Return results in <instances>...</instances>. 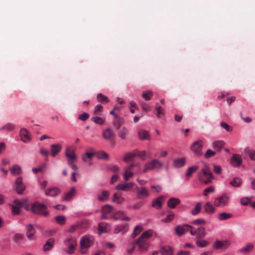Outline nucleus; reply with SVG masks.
Listing matches in <instances>:
<instances>
[{
  "mask_svg": "<svg viewBox=\"0 0 255 255\" xmlns=\"http://www.w3.org/2000/svg\"><path fill=\"white\" fill-rule=\"evenodd\" d=\"M154 231L151 229H149L143 232L138 238L135 243L139 248V251L141 252H147L150 244L148 240L153 235Z\"/></svg>",
  "mask_w": 255,
  "mask_h": 255,
  "instance_id": "nucleus-1",
  "label": "nucleus"
},
{
  "mask_svg": "<svg viewBox=\"0 0 255 255\" xmlns=\"http://www.w3.org/2000/svg\"><path fill=\"white\" fill-rule=\"evenodd\" d=\"M94 243V238L92 236L85 235L82 237L79 242V252L82 254L88 253L89 248Z\"/></svg>",
  "mask_w": 255,
  "mask_h": 255,
  "instance_id": "nucleus-2",
  "label": "nucleus"
},
{
  "mask_svg": "<svg viewBox=\"0 0 255 255\" xmlns=\"http://www.w3.org/2000/svg\"><path fill=\"white\" fill-rule=\"evenodd\" d=\"M231 200V196L227 194H222L217 197L213 202L214 206L224 208L228 206Z\"/></svg>",
  "mask_w": 255,
  "mask_h": 255,
  "instance_id": "nucleus-3",
  "label": "nucleus"
},
{
  "mask_svg": "<svg viewBox=\"0 0 255 255\" xmlns=\"http://www.w3.org/2000/svg\"><path fill=\"white\" fill-rule=\"evenodd\" d=\"M198 178L201 182L208 184L211 182L212 179H214V176L208 168L206 167L199 172Z\"/></svg>",
  "mask_w": 255,
  "mask_h": 255,
  "instance_id": "nucleus-4",
  "label": "nucleus"
},
{
  "mask_svg": "<svg viewBox=\"0 0 255 255\" xmlns=\"http://www.w3.org/2000/svg\"><path fill=\"white\" fill-rule=\"evenodd\" d=\"M47 207H50V205L47 204L45 205L43 204L34 203L31 205V210L33 213L46 216L49 214L48 212L46 210Z\"/></svg>",
  "mask_w": 255,
  "mask_h": 255,
  "instance_id": "nucleus-5",
  "label": "nucleus"
},
{
  "mask_svg": "<svg viewBox=\"0 0 255 255\" xmlns=\"http://www.w3.org/2000/svg\"><path fill=\"white\" fill-rule=\"evenodd\" d=\"M163 166V163L158 159H154L150 162L145 163L142 171L143 173H146L149 170H160Z\"/></svg>",
  "mask_w": 255,
  "mask_h": 255,
  "instance_id": "nucleus-6",
  "label": "nucleus"
},
{
  "mask_svg": "<svg viewBox=\"0 0 255 255\" xmlns=\"http://www.w3.org/2000/svg\"><path fill=\"white\" fill-rule=\"evenodd\" d=\"M203 142L201 140H198L194 141L190 146L192 151L196 156H201L202 155V148L203 147Z\"/></svg>",
  "mask_w": 255,
  "mask_h": 255,
  "instance_id": "nucleus-7",
  "label": "nucleus"
},
{
  "mask_svg": "<svg viewBox=\"0 0 255 255\" xmlns=\"http://www.w3.org/2000/svg\"><path fill=\"white\" fill-rule=\"evenodd\" d=\"M66 156L68 158V164L71 168L76 170L78 168L76 164L75 163V160L77 158V156L73 151L69 152V149H67L65 153Z\"/></svg>",
  "mask_w": 255,
  "mask_h": 255,
  "instance_id": "nucleus-8",
  "label": "nucleus"
},
{
  "mask_svg": "<svg viewBox=\"0 0 255 255\" xmlns=\"http://www.w3.org/2000/svg\"><path fill=\"white\" fill-rule=\"evenodd\" d=\"M64 243L65 246L69 248L68 250H65V251L68 254H73L77 245L76 239L72 237L68 238L64 241Z\"/></svg>",
  "mask_w": 255,
  "mask_h": 255,
  "instance_id": "nucleus-9",
  "label": "nucleus"
},
{
  "mask_svg": "<svg viewBox=\"0 0 255 255\" xmlns=\"http://www.w3.org/2000/svg\"><path fill=\"white\" fill-rule=\"evenodd\" d=\"M134 167H136L138 169H139L140 164L139 163H132L126 167L125 173L124 175V180L126 181H128L130 177L133 176L134 173L132 171V169Z\"/></svg>",
  "mask_w": 255,
  "mask_h": 255,
  "instance_id": "nucleus-10",
  "label": "nucleus"
},
{
  "mask_svg": "<svg viewBox=\"0 0 255 255\" xmlns=\"http://www.w3.org/2000/svg\"><path fill=\"white\" fill-rule=\"evenodd\" d=\"M135 190H136L137 198L139 199H144L150 195L147 189L144 187H138L136 185Z\"/></svg>",
  "mask_w": 255,
  "mask_h": 255,
  "instance_id": "nucleus-11",
  "label": "nucleus"
},
{
  "mask_svg": "<svg viewBox=\"0 0 255 255\" xmlns=\"http://www.w3.org/2000/svg\"><path fill=\"white\" fill-rule=\"evenodd\" d=\"M135 186H136V184L132 182L124 183L117 185L116 187V189L120 191H126L129 189L131 191H133V189H135Z\"/></svg>",
  "mask_w": 255,
  "mask_h": 255,
  "instance_id": "nucleus-12",
  "label": "nucleus"
},
{
  "mask_svg": "<svg viewBox=\"0 0 255 255\" xmlns=\"http://www.w3.org/2000/svg\"><path fill=\"white\" fill-rule=\"evenodd\" d=\"M230 245V242L229 240H217L213 244V248L216 250L227 249Z\"/></svg>",
  "mask_w": 255,
  "mask_h": 255,
  "instance_id": "nucleus-13",
  "label": "nucleus"
},
{
  "mask_svg": "<svg viewBox=\"0 0 255 255\" xmlns=\"http://www.w3.org/2000/svg\"><path fill=\"white\" fill-rule=\"evenodd\" d=\"M19 134L21 140L25 143L29 142L31 140L30 135L28 131L24 128L20 130Z\"/></svg>",
  "mask_w": 255,
  "mask_h": 255,
  "instance_id": "nucleus-14",
  "label": "nucleus"
},
{
  "mask_svg": "<svg viewBox=\"0 0 255 255\" xmlns=\"http://www.w3.org/2000/svg\"><path fill=\"white\" fill-rule=\"evenodd\" d=\"M15 187L16 192L18 194H21L25 189V186L23 183L22 178L21 177L18 178L15 181Z\"/></svg>",
  "mask_w": 255,
  "mask_h": 255,
  "instance_id": "nucleus-15",
  "label": "nucleus"
},
{
  "mask_svg": "<svg viewBox=\"0 0 255 255\" xmlns=\"http://www.w3.org/2000/svg\"><path fill=\"white\" fill-rule=\"evenodd\" d=\"M241 156L238 154H234L231 159V164L234 167H239L242 164Z\"/></svg>",
  "mask_w": 255,
  "mask_h": 255,
  "instance_id": "nucleus-16",
  "label": "nucleus"
},
{
  "mask_svg": "<svg viewBox=\"0 0 255 255\" xmlns=\"http://www.w3.org/2000/svg\"><path fill=\"white\" fill-rule=\"evenodd\" d=\"M111 230V227L107 223H101L99 224L98 233L99 235L107 233Z\"/></svg>",
  "mask_w": 255,
  "mask_h": 255,
  "instance_id": "nucleus-17",
  "label": "nucleus"
},
{
  "mask_svg": "<svg viewBox=\"0 0 255 255\" xmlns=\"http://www.w3.org/2000/svg\"><path fill=\"white\" fill-rule=\"evenodd\" d=\"M60 193V190L57 187L48 188L45 191V194L50 197H55Z\"/></svg>",
  "mask_w": 255,
  "mask_h": 255,
  "instance_id": "nucleus-18",
  "label": "nucleus"
},
{
  "mask_svg": "<svg viewBox=\"0 0 255 255\" xmlns=\"http://www.w3.org/2000/svg\"><path fill=\"white\" fill-rule=\"evenodd\" d=\"M188 230L189 227L187 225L183 226L178 225L175 228V232L179 236L185 234L186 232H188Z\"/></svg>",
  "mask_w": 255,
  "mask_h": 255,
  "instance_id": "nucleus-19",
  "label": "nucleus"
},
{
  "mask_svg": "<svg viewBox=\"0 0 255 255\" xmlns=\"http://www.w3.org/2000/svg\"><path fill=\"white\" fill-rule=\"evenodd\" d=\"M254 249V245L251 243L246 244L244 247L239 250V252L243 254L251 253Z\"/></svg>",
  "mask_w": 255,
  "mask_h": 255,
  "instance_id": "nucleus-20",
  "label": "nucleus"
},
{
  "mask_svg": "<svg viewBox=\"0 0 255 255\" xmlns=\"http://www.w3.org/2000/svg\"><path fill=\"white\" fill-rule=\"evenodd\" d=\"M163 196L161 195L153 200L152 206L156 209H160L162 207Z\"/></svg>",
  "mask_w": 255,
  "mask_h": 255,
  "instance_id": "nucleus-21",
  "label": "nucleus"
},
{
  "mask_svg": "<svg viewBox=\"0 0 255 255\" xmlns=\"http://www.w3.org/2000/svg\"><path fill=\"white\" fill-rule=\"evenodd\" d=\"M180 203V200L179 199L177 198L172 197L170 198L168 200L167 203V205L169 208L174 209L176 207V206L178 205Z\"/></svg>",
  "mask_w": 255,
  "mask_h": 255,
  "instance_id": "nucleus-22",
  "label": "nucleus"
},
{
  "mask_svg": "<svg viewBox=\"0 0 255 255\" xmlns=\"http://www.w3.org/2000/svg\"><path fill=\"white\" fill-rule=\"evenodd\" d=\"M114 132L111 128H107L103 132V136L105 139L111 140L114 135Z\"/></svg>",
  "mask_w": 255,
  "mask_h": 255,
  "instance_id": "nucleus-23",
  "label": "nucleus"
},
{
  "mask_svg": "<svg viewBox=\"0 0 255 255\" xmlns=\"http://www.w3.org/2000/svg\"><path fill=\"white\" fill-rule=\"evenodd\" d=\"M214 205H212L209 202H207L204 207L205 212L208 214H212L215 212L216 209Z\"/></svg>",
  "mask_w": 255,
  "mask_h": 255,
  "instance_id": "nucleus-24",
  "label": "nucleus"
},
{
  "mask_svg": "<svg viewBox=\"0 0 255 255\" xmlns=\"http://www.w3.org/2000/svg\"><path fill=\"white\" fill-rule=\"evenodd\" d=\"M109 192L107 190H103L98 194V198L100 201L106 202L109 199Z\"/></svg>",
  "mask_w": 255,
  "mask_h": 255,
  "instance_id": "nucleus-25",
  "label": "nucleus"
},
{
  "mask_svg": "<svg viewBox=\"0 0 255 255\" xmlns=\"http://www.w3.org/2000/svg\"><path fill=\"white\" fill-rule=\"evenodd\" d=\"M125 201V198L121 193H116L113 197V201L119 204H122Z\"/></svg>",
  "mask_w": 255,
  "mask_h": 255,
  "instance_id": "nucleus-26",
  "label": "nucleus"
},
{
  "mask_svg": "<svg viewBox=\"0 0 255 255\" xmlns=\"http://www.w3.org/2000/svg\"><path fill=\"white\" fill-rule=\"evenodd\" d=\"M61 146L59 144H53L51 145V155L55 157L61 149Z\"/></svg>",
  "mask_w": 255,
  "mask_h": 255,
  "instance_id": "nucleus-27",
  "label": "nucleus"
},
{
  "mask_svg": "<svg viewBox=\"0 0 255 255\" xmlns=\"http://www.w3.org/2000/svg\"><path fill=\"white\" fill-rule=\"evenodd\" d=\"M128 229V227L127 224L121 225L116 227L115 229V233L116 234H119L120 233L124 234L127 232Z\"/></svg>",
  "mask_w": 255,
  "mask_h": 255,
  "instance_id": "nucleus-28",
  "label": "nucleus"
},
{
  "mask_svg": "<svg viewBox=\"0 0 255 255\" xmlns=\"http://www.w3.org/2000/svg\"><path fill=\"white\" fill-rule=\"evenodd\" d=\"M33 225L31 224L28 225V228L27 229L26 235L27 238L32 240L33 239L34 235L35 233V230L33 228Z\"/></svg>",
  "mask_w": 255,
  "mask_h": 255,
  "instance_id": "nucleus-29",
  "label": "nucleus"
},
{
  "mask_svg": "<svg viewBox=\"0 0 255 255\" xmlns=\"http://www.w3.org/2000/svg\"><path fill=\"white\" fill-rule=\"evenodd\" d=\"M185 164V158H177L173 161V165L176 168H181Z\"/></svg>",
  "mask_w": 255,
  "mask_h": 255,
  "instance_id": "nucleus-30",
  "label": "nucleus"
},
{
  "mask_svg": "<svg viewBox=\"0 0 255 255\" xmlns=\"http://www.w3.org/2000/svg\"><path fill=\"white\" fill-rule=\"evenodd\" d=\"M233 216V215L230 213H226L223 212L220 213L218 216V220L220 221L227 220L230 218H231Z\"/></svg>",
  "mask_w": 255,
  "mask_h": 255,
  "instance_id": "nucleus-31",
  "label": "nucleus"
},
{
  "mask_svg": "<svg viewBox=\"0 0 255 255\" xmlns=\"http://www.w3.org/2000/svg\"><path fill=\"white\" fill-rule=\"evenodd\" d=\"M55 240L53 238L48 239L43 247V250L47 251L50 250L53 247Z\"/></svg>",
  "mask_w": 255,
  "mask_h": 255,
  "instance_id": "nucleus-32",
  "label": "nucleus"
},
{
  "mask_svg": "<svg viewBox=\"0 0 255 255\" xmlns=\"http://www.w3.org/2000/svg\"><path fill=\"white\" fill-rule=\"evenodd\" d=\"M10 171L12 175H19L21 173V168L18 165L15 164L10 169Z\"/></svg>",
  "mask_w": 255,
  "mask_h": 255,
  "instance_id": "nucleus-33",
  "label": "nucleus"
},
{
  "mask_svg": "<svg viewBox=\"0 0 255 255\" xmlns=\"http://www.w3.org/2000/svg\"><path fill=\"white\" fill-rule=\"evenodd\" d=\"M160 252L162 255H172V249L168 246L163 247L160 249Z\"/></svg>",
  "mask_w": 255,
  "mask_h": 255,
  "instance_id": "nucleus-34",
  "label": "nucleus"
},
{
  "mask_svg": "<svg viewBox=\"0 0 255 255\" xmlns=\"http://www.w3.org/2000/svg\"><path fill=\"white\" fill-rule=\"evenodd\" d=\"M15 128V126L11 123H8L0 128V130H3L6 131H10L14 130Z\"/></svg>",
  "mask_w": 255,
  "mask_h": 255,
  "instance_id": "nucleus-35",
  "label": "nucleus"
},
{
  "mask_svg": "<svg viewBox=\"0 0 255 255\" xmlns=\"http://www.w3.org/2000/svg\"><path fill=\"white\" fill-rule=\"evenodd\" d=\"M138 136L141 140H147L149 139V135L147 131L144 129H141L138 131Z\"/></svg>",
  "mask_w": 255,
  "mask_h": 255,
  "instance_id": "nucleus-36",
  "label": "nucleus"
},
{
  "mask_svg": "<svg viewBox=\"0 0 255 255\" xmlns=\"http://www.w3.org/2000/svg\"><path fill=\"white\" fill-rule=\"evenodd\" d=\"M242 183V180L241 178L235 177L230 181V184L235 187H238L241 185Z\"/></svg>",
  "mask_w": 255,
  "mask_h": 255,
  "instance_id": "nucleus-37",
  "label": "nucleus"
},
{
  "mask_svg": "<svg viewBox=\"0 0 255 255\" xmlns=\"http://www.w3.org/2000/svg\"><path fill=\"white\" fill-rule=\"evenodd\" d=\"M97 98L99 102L103 104H107L109 102L108 97L101 93H99L97 95Z\"/></svg>",
  "mask_w": 255,
  "mask_h": 255,
  "instance_id": "nucleus-38",
  "label": "nucleus"
},
{
  "mask_svg": "<svg viewBox=\"0 0 255 255\" xmlns=\"http://www.w3.org/2000/svg\"><path fill=\"white\" fill-rule=\"evenodd\" d=\"M128 132V129L126 128L123 127L118 131V135L121 139H125L126 138V135Z\"/></svg>",
  "mask_w": 255,
  "mask_h": 255,
  "instance_id": "nucleus-39",
  "label": "nucleus"
},
{
  "mask_svg": "<svg viewBox=\"0 0 255 255\" xmlns=\"http://www.w3.org/2000/svg\"><path fill=\"white\" fill-rule=\"evenodd\" d=\"M136 156V153L128 152L125 154L123 158V160L125 162H128L131 161L134 157Z\"/></svg>",
  "mask_w": 255,
  "mask_h": 255,
  "instance_id": "nucleus-40",
  "label": "nucleus"
},
{
  "mask_svg": "<svg viewBox=\"0 0 255 255\" xmlns=\"http://www.w3.org/2000/svg\"><path fill=\"white\" fill-rule=\"evenodd\" d=\"M76 190L75 188H72L71 190L68 192L64 196V200L65 201H69L75 195Z\"/></svg>",
  "mask_w": 255,
  "mask_h": 255,
  "instance_id": "nucleus-41",
  "label": "nucleus"
},
{
  "mask_svg": "<svg viewBox=\"0 0 255 255\" xmlns=\"http://www.w3.org/2000/svg\"><path fill=\"white\" fill-rule=\"evenodd\" d=\"M224 142L222 140L215 141L212 143V146L214 148L220 150L224 146Z\"/></svg>",
  "mask_w": 255,
  "mask_h": 255,
  "instance_id": "nucleus-42",
  "label": "nucleus"
},
{
  "mask_svg": "<svg viewBox=\"0 0 255 255\" xmlns=\"http://www.w3.org/2000/svg\"><path fill=\"white\" fill-rule=\"evenodd\" d=\"M153 96V93L151 91H144L142 94V97L146 101L150 100Z\"/></svg>",
  "mask_w": 255,
  "mask_h": 255,
  "instance_id": "nucleus-43",
  "label": "nucleus"
},
{
  "mask_svg": "<svg viewBox=\"0 0 255 255\" xmlns=\"http://www.w3.org/2000/svg\"><path fill=\"white\" fill-rule=\"evenodd\" d=\"M96 155L98 159L107 160L109 159V155L105 152L101 151L96 153Z\"/></svg>",
  "mask_w": 255,
  "mask_h": 255,
  "instance_id": "nucleus-44",
  "label": "nucleus"
},
{
  "mask_svg": "<svg viewBox=\"0 0 255 255\" xmlns=\"http://www.w3.org/2000/svg\"><path fill=\"white\" fill-rule=\"evenodd\" d=\"M91 120L96 124L102 125L105 122L106 118L105 117H94L92 118Z\"/></svg>",
  "mask_w": 255,
  "mask_h": 255,
  "instance_id": "nucleus-45",
  "label": "nucleus"
},
{
  "mask_svg": "<svg viewBox=\"0 0 255 255\" xmlns=\"http://www.w3.org/2000/svg\"><path fill=\"white\" fill-rule=\"evenodd\" d=\"M206 235L205 228L204 227H199L197 229V238H202Z\"/></svg>",
  "mask_w": 255,
  "mask_h": 255,
  "instance_id": "nucleus-46",
  "label": "nucleus"
},
{
  "mask_svg": "<svg viewBox=\"0 0 255 255\" xmlns=\"http://www.w3.org/2000/svg\"><path fill=\"white\" fill-rule=\"evenodd\" d=\"M202 203L198 202L196 204L195 208L192 209L191 211V214L193 215H196L200 213L201 210Z\"/></svg>",
  "mask_w": 255,
  "mask_h": 255,
  "instance_id": "nucleus-47",
  "label": "nucleus"
},
{
  "mask_svg": "<svg viewBox=\"0 0 255 255\" xmlns=\"http://www.w3.org/2000/svg\"><path fill=\"white\" fill-rule=\"evenodd\" d=\"M95 155L96 153L87 152L82 155V159L84 162H88V159H91Z\"/></svg>",
  "mask_w": 255,
  "mask_h": 255,
  "instance_id": "nucleus-48",
  "label": "nucleus"
},
{
  "mask_svg": "<svg viewBox=\"0 0 255 255\" xmlns=\"http://www.w3.org/2000/svg\"><path fill=\"white\" fill-rule=\"evenodd\" d=\"M113 209V207L109 205H105L102 209V212L104 214H108L110 213Z\"/></svg>",
  "mask_w": 255,
  "mask_h": 255,
  "instance_id": "nucleus-49",
  "label": "nucleus"
},
{
  "mask_svg": "<svg viewBox=\"0 0 255 255\" xmlns=\"http://www.w3.org/2000/svg\"><path fill=\"white\" fill-rule=\"evenodd\" d=\"M14 203L17 206H12V212L14 215H18L20 212V203L18 201H15Z\"/></svg>",
  "mask_w": 255,
  "mask_h": 255,
  "instance_id": "nucleus-50",
  "label": "nucleus"
},
{
  "mask_svg": "<svg viewBox=\"0 0 255 255\" xmlns=\"http://www.w3.org/2000/svg\"><path fill=\"white\" fill-rule=\"evenodd\" d=\"M198 169V167L195 165L189 167L187 169L186 174V176L191 177L192 175V173L195 172Z\"/></svg>",
  "mask_w": 255,
  "mask_h": 255,
  "instance_id": "nucleus-51",
  "label": "nucleus"
},
{
  "mask_svg": "<svg viewBox=\"0 0 255 255\" xmlns=\"http://www.w3.org/2000/svg\"><path fill=\"white\" fill-rule=\"evenodd\" d=\"M252 197H243L241 199V204L243 206L249 205L252 201Z\"/></svg>",
  "mask_w": 255,
  "mask_h": 255,
  "instance_id": "nucleus-52",
  "label": "nucleus"
},
{
  "mask_svg": "<svg viewBox=\"0 0 255 255\" xmlns=\"http://www.w3.org/2000/svg\"><path fill=\"white\" fill-rule=\"evenodd\" d=\"M208 244L207 241L204 240H198L196 241V245L200 248H205Z\"/></svg>",
  "mask_w": 255,
  "mask_h": 255,
  "instance_id": "nucleus-53",
  "label": "nucleus"
},
{
  "mask_svg": "<svg viewBox=\"0 0 255 255\" xmlns=\"http://www.w3.org/2000/svg\"><path fill=\"white\" fill-rule=\"evenodd\" d=\"M215 188L213 186H211L208 188H205L203 191V195L205 196H207L209 194L212 193L214 192Z\"/></svg>",
  "mask_w": 255,
  "mask_h": 255,
  "instance_id": "nucleus-54",
  "label": "nucleus"
},
{
  "mask_svg": "<svg viewBox=\"0 0 255 255\" xmlns=\"http://www.w3.org/2000/svg\"><path fill=\"white\" fill-rule=\"evenodd\" d=\"M139 104L143 111L148 112L150 110V107L148 104L143 102H140Z\"/></svg>",
  "mask_w": 255,
  "mask_h": 255,
  "instance_id": "nucleus-55",
  "label": "nucleus"
},
{
  "mask_svg": "<svg viewBox=\"0 0 255 255\" xmlns=\"http://www.w3.org/2000/svg\"><path fill=\"white\" fill-rule=\"evenodd\" d=\"M124 212L122 211H118L116 212L113 216V218L115 220H121L123 218Z\"/></svg>",
  "mask_w": 255,
  "mask_h": 255,
  "instance_id": "nucleus-56",
  "label": "nucleus"
},
{
  "mask_svg": "<svg viewBox=\"0 0 255 255\" xmlns=\"http://www.w3.org/2000/svg\"><path fill=\"white\" fill-rule=\"evenodd\" d=\"M142 230V226L137 225L134 227L133 233L132 234L133 238L135 237L139 232Z\"/></svg>",
  "mask_w": 255,
  "mask_h": 255,
  "instance_id": "nucleus-57",
  "label": "nucleus"
},
{
  "mask_svg": "<svg viewBox=\"0 0 255 255\" xmlns=\"http://www.w3.org/2000/svg\"><path fill=\"white\" fill-rule=\"evenodd\" d=\"M216 152L215 151H212L211 149H208L206 153L204 154V156L206 158H209L214 155H215Z\"/></svg>",
  "mask_w": 255,
  "mask_h": 255,
  "instance_id": "nucleus-58",
  "label": "nucleus"
},
{
  "mask_svg": "<svg viewBox=\"0 0 255 255\" xmlns=\"http://www.w3.org/2000/svg\"><path fill=\"white\" fill-rule=\"evenodd\" d=\"M136 156L139 157L142 160H145L146 159V151L144 150L139 151L137 153H136Z\"/></svg>",
  "mask_w": 255,
  "mask_h": 255,
  "instance_id": "nucleus-59",
  "label": "nucleus"
},
{
  "mask_svg": "<svg viewBox=\"0 0 255 255\" xmlns=\"http://www.w3.org/2000/svg\"><path fill=\"white\" fill-rule=\"evenodd\" d=\"M56 221L59 224H63L65 221V217L64 216H58L56 217Z\"/></svg>",
  "mask_w": 255,
  "mask_h": 255,
  "instance_id": "nucleus-60",
  "label": "nucleus"
},
{
  "mask_svg": "<svg viewBox=\"0 0 255 255\" xmlns=\"http://www.w3.org/2000/svg\"><path fill=\"white\" fill-rule=\"evenodd\" d=\"M90 116L89 114L87 113H84L80 115L79 116V119L82 121H85L87 120L89 118Z\"/></svg>",
  "mask_w": 255,
  "mask_h": 255,
  "instance_id": "nucleus-61",
  "label": "nucleus"
},
{
  "mask_svg": "<svg viewBox=\"0 0 255 255\" xmlns=\"http://www.w3.org/2000/svg\"><path fill=\"white\" fill-rule=\"evenodd\" d=\"M174 217V214H169L167 216V217L161 220L162 222L164 223H168L172 221Z\"/></svg>",
  "mask_w": 255,
  "mask_h": 255,
  "instance_id": "nucleus-62",
  "label": "nucleus"
},
{
  "mask_svg": "<svg viewBox=\"0 0 255 255\" xmlns=\"http://www.w3.org/2000/svg\"><path fill=\"white\" fill-rule=\"evenodd\" d=\"M193 224L195 225H204L206 224V221L204 219H198L194 220Z\"/></svg>",
  "mask_w": 255,
  "mask_h": 255,
  "instance_id": "nucleus-63",
  "label": "nucleus"
},
{
  "mask_svg": "<svg viewBox=\"0 0 255 255\" xmlns=\"http://www.w3.org/2000/svg\"><path fill=\"white\" fill-rule=\"evenodd\" d=\"M248 153L252 160L255 161V150H248Z\"/></svg>",
  "mask_w": 255,
  "mask_h": 255,
  "instance_id": "nucleus-64",
  "label": "nucleus"
}]
</instances>
